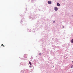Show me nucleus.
I'll use <instances>...</instances> for the list:
<instances>
[{
  "label": "nucleus",
  "instance_id": "f257e3e1",
  "mask_svg": "<svg viewBox=\"0 0 73 73\" xmlns=\"http://www.w3.org/2000/svg\"><path fill=\"white\" fill-rule=\"evenodd\" d=\"M24 20V19H22L21 20V23L23 25H26L27 23V22Z\"/></svg>",
  "mask_w": 73,
  "mask_h": 73
},
{
  "label": "nucleus",
  "instance_id": "f03ea898",
  "mask_svg": "<svg viewBox=\"0 0 73 73\" xmlns=\"http://www.w3.org/2000/svg\"><path fill=\"white\" fill-rule=\"evenodd\" d=\"M29 18V19H32V20H34V19H35V17L33 16V17H32V16H30Z\"/></svg>",
  "mask_w": 73,
  "mask_h": 73
},
{
  "label": "nucleus",
  "instance_id": "7ed1b4c3",
  "mask_svg": "<svg viewBox=\"0 0 73 73\" xmlns=\"http://www.w3.org/2000/svg\"><path fill=\"white\" fill-rule=\"evenodd\" d=\"M28 55L27 54H25L24 56V58H27V56Z\"/></svg>",
  "mask_w": 73,
  "mask_h": 73
},
{
  "label": "nucleus",
  "instance_id": "20e7f679",
  "mask_svg": "<svg viewBox=\"0 0 73 73\" xmlns=\"http://www.w3.org/2000/svg\"><path fill=\"white\" fill-rule=\"evenodd\" d=\"M54 10L56 11H57V10H58V8H57L56 7H55L54 8Z\"/></svg>",
  "mask_w": 73,
  "mask_h": 73
},
{
  "label": "nucleus",
  "instance_id": "39448f33",
  "mask_svg": "<svg viewBox=\"0 0 73 73\" xmlns=\"http://www.w3.org/2000/svg\"><path fill=\"white\" fill-rule=\"evenodd\" d=\"M57 5L58 7H60V3H57Z\"/></svg>",
  "mask_w": 73,
  "mask_h": 73
},
{
  "label": "nucleus",
  "instance_id": "423d86ee",
  "mask_svg": "<svg viewBox=\"0 0 73 73\" xmlns=\"http://www.w3.org/2000/svg\"><path fill=\"white\" fill-rule=\"evenodd\" d=\"M48 3L49 4H51V1H48Z\"/></svg>",
  "mask_w": 73,
  "mask_h": 73
},
{
  "label": "nucleus",
  "instance_id": "0eeeda50",
  "mask_svg": "<svg viewBox=\"0 0 73 73\" xmlns=\"http://www.w3.org/2000/svg\"><path fill=\"white\" fill-rule=\"evenodd\" d=\"M29 63L30 65H32V63H31V62L29 61Z\"/></svg>",
  "mask_w": 73,
  "mask_h": 73
},
{
  "label": "nucleus",
  "instance_id": "6e6552de",
  "mask_svg": "<svg viewBox=\"0 0 73 73\" xmlns=\"http://www.w3.org/2000/svg\"><path fill=\"white\" fill-rule=\"evenodd\" d=\"M71 42H72V43H73V39L72 40Z\"/></svg>",
  "mask_w": 73,
  "mask_h": 73
},
{
  "label": "nucleus",
  "instance_id": "1a4fd4ad",
  "mask_svg": "<svg viewBox=\"0 0 73 73\" xmlns=\"http://www.w3.org/2000/svg\"><path fill=\"white\" fill-rule=\"evenodd\" d=\"M39 55H41V53H39Z\"/></svg>",
  "mask_w": 73,
  "mask_h": 73
},
{
  "label": "nucleus",
  "instance_id": "9d476101",
  "mask_svg": "<svg viewBox=\"0 0 73 73\" xmlns=\"http://www.w3.org/2000/svg\"><path fill=\"white\" fill-rule=\"evenodd\" d=\"M71 68H73V65H72L71 66Z\"/></svg>",
  "mask_w": 73,
  "mask_h": 73
},
{
  "label": "nucleus",
  "instance_id": "9b49d317",
  "mask_svg": "<svg viewBox=\"0 0 73 73\" xmlns=\"http://www.w3.org/2000/svg\"><path fill=\"white\" fill-rule=\"evenodd\" d=\"M55 22V21H53V23H54Z\"/></svg>",
  "mask_w": 73,
  "mask_h": 73
},
{
  "label": "nucleus",
  "instance_id": "f8f14e48",
  "mask_svg": "<svg viewBox=\"0 0 73 73\" xmlns=\"http://www.w3.org/2000/svg\"><path fill=\"white\" fill-rule=\"evenodd\" d=\"M29 68H31V67H32V66H31V65H30L29 66Z\"/></svg>",
  "mask_w": 73,
  "mask_h": 73
},
{
  "label": "nucleus",
  "instance_id": "ddd939ff",
  "mask_svg": "<svg viewBox=\"0 0 73 73\" xmlns=\"http://www.w3.org/2000/svg\"><path fill=\"white\" fill-rule=\"evenodd\" d=\"M64 28V26H63L62 28Z\"/></svg>",
  "mask_w": 73,
  "mask_h": 73
},
{
  "label": "nucleus",
  "instance_id": "4468645a",
  "mask_svg": "<svg viewBox=\"0 0 73 73\" xmlns=\"http://www.w3.org/2000/svg\"><path fill=\"white\" fill-rule=\"evenodd\" d=\"M31 58H32V59H33V57H32V56L31 57Z\"/></svg>",
  "mask_w": 73,
  "mask_h": 73
},
{
  "label": "nucleus",
  "instance_id": "2eb2a0df",
  "mask_svg": "<svg viewBox=\"0 0 73 73\" xmlns=\"http://www.w3.org/2000/svg\"><path fill=\"white\" fill-rule=\"evenodd\" d=\"M28 32H30V31L28 30Z\"/></svg>",
  "mask_w": 73,
  "mask_h": 73
},
{
  "label": "nucleus",
  "instance_id": "dca6fc26",
  "mask_svg": "<svg viewBox=\"0 0 73 73\" xmlns=\"http://www.w3.org/2000/svg\"><path fill=\"white\" fill-rule=\"evenodd\" d=\"M32 1H34V0H32Z\"/></svg>",
  "mask_w": 73,
  "mask_h": 73
},
{
  "label": "nucleus",
  "instance_id": "f3484780",
  "mask_svg": "<svg viewBox=\"0 0 73 73\" xmlns=\"http://www.w3.org/2000/svg\"><path fill=\"white\" fill-rule=\"evenodd\" d=\"M3 44H2V46H3Z\"/></svg>",
  "mask_w": 73,
  "mask_h": 73
},
{
  "label": "nucleus",
  "instance_id": "a211bd4d",
  "mask_svg": "<svg viewBox=\"0 0 73 73\" xmlns=\"http://www.w3.org/2000/svg\"><path fill=\"white\" fill-rule=\"evenodd\" d=\"M33 69H34V67H33Z\"/></svg>",
  "mask_w": 73,
  "mask_h": 73
},
{
  "label": "nucleus",
  "instance_id": "6ab92c4d",
  "mask_svg": "<svg viewBox=\"0 0 73 73\" xmlns=\"http://www.w3.org/2000/svg\"><path fill=\"white\" fill-rule=\"evenodd\" d=\"M34 32V31H33V32Z\"/></svg>",
  "mask_w": 73,
  "mask_h": 73
},
{
  "label": "nucleus",
  "instance_id": "aec40b11",
  "mask_svg": "<svg viewBox=\"0 0 73 73\" xmlns=\"http://www.w3.org/2000/svg\"><path fill=\"white\" fill-rule=\"evenodd\" d=\"M72 16H73V15H72Z\"/></svg>",
  "mask_w": 73,
  "mask_h": 73
},
{
  "label": "nucleus",
  "instance_id": "412c9836",
  "mask_svg": "<svg viewBox=\"0 0 73 73\" xmlns=\"http://www.w3.org/2000/svg\"><path fill=\"white\" fill-rule=\"evenodd\" d=\"M22 59H23V58H22V59H21V60H22Z\"/></svg>",
  "mask_w": 73,
  "mask_h": 73
},
{
  "label": "nucleus",
  "instance_id": "4be33fe9",
  "mask_svg": "<svg viewBox=\"0 0 73 73\" xmlns=\"http://www.w3.org/2000/svg\"><path fill=\"white\" fill-rule=\"evenodd\" d=\"M3 46H4L3 45Z\"/></svg>",
  "mask_w": 73,
  "mask_h": 73
}]
</instances>
